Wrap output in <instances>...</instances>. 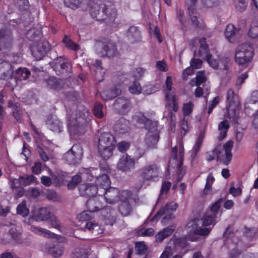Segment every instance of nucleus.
<instances>
[{
    "label": "nucleus",
    "instance_id": "nucleus-13",
    "mask_svg": "<svg viewBox=\"0 0 258 258\" xmlns=\"http://www.w3.org/2000/svg\"><path fill=\"white\" fill-rule=\"evenodd\" d=\"M121 194L119 190L113 187H109L105 190L101 191V192L98 195L101 199H104L105 202L109 204H114L121 201Z\"/></svg>",
    "mask_w": 258,
    "mask_h": 258
},
{
    "label": "nucleus",
    "instance_id": "nucleus-16",
    "mask_svg": "<svg viewBox=\"0 0 258 258\" xmlns=\"http://www.w3.org/2000/svg\"><path fill=\"white\" fill-rule=\"evenodd\" d=\"M135 162L134 159L127 154L122 155L119 159L117 168L119 170L127 172L135 168Z\"/></svg>",
    "mask_w": 258,
    "mask_h": 258
},
{
    "label": "nucleus",
    "instance_id": "nucleus-18",
    "mask_svg": "<svg viewBox=\"0 0 258 258\" xmlns=\"http://www.w3.org/2000/svg\"><path fill=\"white\" fill-rule=\"evenodd\" d=\"M48 49L47 42H39L31 47V52L36 60H40L45 56Z\"/></svg>",
    "mask_w": 258,
    "mask_h": 258
},
{
    "label": "nucleus",
    "instance_id": "nucleus-43",
    "mask_svg": "<svg viewBox=\"0 0 258 258\" xmlns=\"http://www.w3.org/2000/svg\"><path fill=\"white\" fill-rule=\"evenodd\" d=\"M241 251L237 249H233L230 252L229 258H258V253H248L243 256L240 255Z\"/></svg>",
    "mask_w": 258,
    "mask_h": 258
},
{
    "label": "nucleus",
    "instance_id": "nucleus-17",
    "mask_svg": "<svg viewBox=\"0 0 258 258\" xmlns=\"http://www.w3.org/2000/svg\"><path fill=\"white\" fill-rule=\"evenodd\" d=\"M121 196V203L119 207V211L123 216H127L131 212V207L127 201L131 197V193L127 190H123Z\"/></svg>",
    "mask_w": 258,
    "mask_h": 258
},
{
    "label": "nucleus",
    "instance_id": "nucleus-36",
    "mask_svg": "<svg viewBox=\"0 0 258 258\" xmlns=\"http://www.w3.org/2000/svg\"><path fill=\"white\" fill-rule=\"evenodd\" d=\"M175 229L173 226H170L164 228L156 235V240L158 242L162 241L164 239L171 235Z\"/></svg>",
    "mask_w": 258,
    "mask_h": 258
},
{
    "label": "nucleus",
    "instance_id": "nucleus-22",
    "mask_svg": "<svg viewBox=\"0 0 258 258\" xmlns=\"http://www.w3.org/2000/svg\"><path fill=\"white\" fill-rule=\"evenodd\" d=\"M244 109L247 113H250L249 111L250 110L258 109V90L252 92L250 97L244 103Z\"/></svg>",
    "mask_w": 258,
    "mask_h": 258
},
{
    "label": "nucleus",
    "instance_id": "nucleus-10",
    "mask_svg": "<svg viewBox=\"0 0 258 258\" xmlns=\"http://www.w3.org/2000/svg\"><path fill=\"white\" fill-rule=\"evenodd\" d=\"M160 174V168L155 164L145 166L140 170V176L144 181H156Z\"/></svg>",
    "mask_w": 258,
    "mask_h": 258
},
{
    "label": "nucleus",
    "instance_id": "nucleus-63",
    "mask_svg": "<svg viewBox=\"0 0 258 258\" xmlns=\"http://www.w3.org/2000/svg\"><path fill=\"white\" fill-rule=\"evenodd\" d=\"M103 105L100 103L96 102L94 105L93 113L98 118H102L103 116L102 112Z\"/></svg>",
    "mask_w": 258,
    "mask_h": 258
},
{
    "label": "nucleus",
    "instance_id": "nucleus-20",
    "mask_svg": "<svg viewBox=\"0 0 258 258\" xmlns=\"http://www.w3.org/2000/svg\"><path fill=\"white\" fill-rule=\"evenodd\" d=\"M12 37L11 32L6 29L0 31V50L9 49L11 46Z\"/></svg>",
    "mask_w": 258,
    "mask_h": 258
},
{
    "label": "nucleus",
    "instance_id": "nucleus-52",
    "mask_svg": "<svg viewBox=\"0 0 258 258\" xmlns=\"http://www.w3.org/2000/svg\"><path fill=\"white\" fill-rule=\"evenodd\" d=\"M248 35L252 38H258V21H252L249 30Z\"/></svg>",
    "mask_w": 258,
    "mask_h": 258
},
{
    "label": "nucleus",
    "instance_id": "nucleus-37",
    "mask_svg": "<svg viewBox=\"0 0 258 258\" xmlns=\"http://www.w3.org/2000/svg\"><path fill=\"white\" fill-rule=\"evenodd\" d=\"M114 148V146H98V152L104 159H107L112 156Z\"/></svg>",
    "mask_w": 258,
    "mask_h": 258
},
{
    "label": "nucleus",
    "instance_id": "nucleus-64",
    "mask_svg": "<svg viewBox=\"0 0 258 258\" xmlns=\"http://www.w3.org/2000/svg\"><path fill=\"white\" fill-rule=\"evenodd\" d=\"M147 249V246L144 242H138L136 243V251L137 254H143Z\"/></svg>",
    "mask_w": 258,
    "mask_h": 258
},
{
    "label": "nucleus",
    "instance_id": "nucleus-48",
    "mask_svg": "<svg viewBox=\"0 0 258 258\" xmlns=\"http://www.w3.org/2000/svg\"><path fill=\"white\" fill-rule=\"evenodd\" d=\"M83 0H63L64 5L72 10H76L80 8Z\"/></svg>",
    "mask_w": 258,
    "mask_h": 258
},
{
    "label": "nucleus",
    "instance_id": "nucleus-8",
    "mask_svg": "<svg viewBox=\"0 0 258 258\" xmlns=\"http://www.w3.org/2000/svg\"><path fill=\"white\" fill-rule=\"evenodd\" d=\"M227 117L233 121L237 120V110L239 101L237 95L231 89H229L227 93Z\"/></svg>",
    "mask_w": 258,
    "mask_h": 258
},
{
    "label": "nucleus",
    "instance_id": "nucleus-9",
    "mask_svg": "<svg viewBox=\"0 0 258 258\" xmlns=\"http://www.w3.org/2000/svg\"><path fill=\"white\" fill-rule=\"evenodd\" d=\"M96 51L100 56L115 57L119 55L114 43L98 42L95 45Z\"/></svg>",
    "mask_w": 258,
    "mask_h": 258
},
{
    "label": "nucleus",
    "instance_id": "nucleus-58",
    "mask_svg": "<svg viewBox=\"0 0 258 258\" xmlns=\"http://www.w3.org/2000/svg\"><path fill=\"white\" fill-rule=\"evenodd\" d=\"M95 69L96 77H103L105 74V70L101 66V62L100 60H96L93 64Z\"/></svg>",
    "mask_w": 258,
    "mask_h": 258
},
{
    "label": "nucleus",
    "instance_id": "nucleus-53",
    "mask_svg": "<svg viewBox=\"0 0 258 258\" xmlns=\"http://www.w3.org/2000/svg\"><path fill=\"white\" fill-rule=\"evenodd\" d=\"M90 13L93 18H97V15L99 14L100 10V5L94 2H91L89 4Z\"/></svg>",
    "mask_w": 258,
    "mask_h": 258
},
{
    "label": "nucleus",
    "instance_id": "nucleus-54",
    "mask_svg": "<svg viewBox=\"0 0 258 258\" xmlns=\"http://www.w3.org/2000/svg\"><path fill=\"white\" fill-rule=\"evenodd\" d=\"M128 91L132 94L138 95L141 93L142 87L139 83L134 81L129 86Z\"/></svg>",
    "mask_w": 258,
    "mask_h": 258
},
{
    "label": "nucleus",
    "instance_id": "nucleus-62",
    "mask_svg": "<svg viewBox=\"0 0 258 258\" xmlns=\"http://www.w3.org/2000/svg\"><path fill=\"white\" fill-rule=\"evenodd\" d=\"M93 212L88 209V210L85 211L80 213L78 215V218L81 221L88 220L93 218Z\"/></svg>",
    "mask_w": 258,
    "mask_h": 258
},
{
    "label": "nucleus",
    "instance_id": "nucleus-2",
    "mask_svg": "<svg viewBox=\"0 0 258 258\" xmlns=\"http://www.w3.org/2000/svg\"><path fill=\"white\" fill-rule=\"evenodd\" d=\"M89 114L88 109L83 108L77 110L75 118L73 116L68 118V128L71 136L81 135L85 133L89 120Z\"/></svg>",
    "mask_w": 258,
    "mask_h": 258
},
{
    "label": "nucleus",
    "instance_id": "nucleus-30",
    "mask_svg": "<svg viewBox=\"0 0 258 258\" xmlns=\"http://www.w3.org/2000/svg\"><path fill=\"white\" fill-rule=\"evenodd\" d=\"M115 143L113 136L109 133L105 132L101 135L99 139L98 146H101V147L102 146H114Z\"/></svg>",
    "mask_w": 258,
    "mask_h": 258
},
{
    "label": "nucleus",
    "instance_id": "nucleus-51",
    "mask_svg": "<svg viewBox=\"0 0 258 258\" xmlns=\"http://www.w3.org/2000/svg\"><path fill=\"white\" fill-rule=\"evenodd\" d=\"M46 221L51 225V226L60 231H62L60 222L57 218L52 214Z\"/></svg>",
    "mask_w": 258,
    "mask_h": 258
},
{
    "label": "nucleus",
    "instance_id": "nucleus-29",
    "mask_svg": "<svg viewBox=\"0 0 258 258\" xmlns=\"http://www.w3.org/2000/svg\"><path fill=\"white\" fill-rule=\"evenodd\" d=\"M126 36L132 43L138 42L141 40V32L137 27H131L127 32Z\"/></svg>",
    "mask_w": 258,
    "mask_h": 258
},
{
    "label": "nucleus",
    "instance_id": "nucleus-41",
    "mask_svg": "<svg viewBox=\"0 0 258 258\" xmlns=\"http://www.w3.org/2000/svg\"><path fill=\"white\" fill-rule=\"evenodd\" d=\"M30 72L26 68H20L15 73V77L18 80H25L29 77Z\"/></svg>",
    "mask_w": 258,
    "mask_h": 258
},
{
    "label": "nucleus",
    "instance_id": "nucleus-34",
    "mask_svg": "<svg viewBox=\"0 0 258 258\" xmlns=\"http://www.w3.org/2000/svg\"><path fill=\"white\" fill-rule=\"evenodd\" d=\"M85 231L88 230L90 232L96 236L102 233L104 231V228L99 225L98 223L89 221L86 222L85 226Z\"/></svg>",
    "mask_w": 258,
    "mask_h": 258
},
{
    "label": "nucleus",
    "instance_id": "nucleus-3",
    "mask_svg": "<svg viewBox=\"0 0 258 258\" xmlns=\"http://www.w3.org/2000/svg\"><path fill=\"white\" fill-rule=\"evenodd\" d=\"M100 199L99 196L90 198L86 202L87 208L93 212L100 211L105 223L112 225L116 220V211L110 206L104 207L100 202Z\"/></svg>",
    "mask_w": 258,
    "mask_h": 258
},
{
    "label": "nucleus",
    "instance_id": "nucleus-7",
    "mask_svg": "<svg viewBox=\"0 0 258 258\" xmlns=\"http://www.w3.org/2000/svg\"><path fill=\"white\" fill-rule=\"evenodd\" d=\"M254 55L253 47L248 44L239 45L235 53V61L240 65L246 64L250 62Z\"/></svg>",
    "mask_w": 258,
    "mask_h": 258
},
{
    "label": "nucleus",
    "instance_id": "nucleus-61",
    "mask_svg": "<svg viewBox=\"0 0 258 258\" xmlns=\"http://www.w3.org/2000/svg\"><path fill=\"white\" fill-rule=\"evenodd\" d=\"M63 42L65 44L66 46L69 49L73 50H77L79 46L74 42H73L69 37L66 36L63 39Z\"/></svg>",
    "mask_w": 258,
    "mask_h": 258
},
{
    "label": "nucleus",
    "instance_id": "nucleus-24",
    "mask_svg": "<svg viewBox=\"0 0 258 258\" xmlns=\"http://www.w3.org/2000/svg\"><path fill=\"white\" fill-rule=\"evenodd\" d=\"M110 184L111 182L108 175L104 174L97 176L95 180V185L97 187L99 191L98 195L101 192V191H104L107 189L110 185Z\"/></svg>",
    "mask_w": 258,
    "mask_h": 258
},
{
    "label": "nucleus",
    "instance_id": "nucleus-47",
    "mask_svg": "<svg viewBox=\"0 0 258 258\" xmlns=\"http://www.w3.org/2000/svg\"><path fill=\"white\" fill-rule=\"evenodd\" d=\"M199 43L200 44V47L199 51V54L200 57L204 58L206 54H208V46L206 43V39L205 38H202L199 40Z\"/></svg>",
    "mask_w": 258,
    "mask_h": 258
},
{
    "label": "nucleus",
    "instance_id": "nucleus-33",
    "mask_svg": "<svg viewBox=\"0 0 258 258\" xmlns=\"http://www.w3.org/2000/svg\"><path fill=\"white\" fill-rule=\"evenodd\" d=\"M129 121L124 118H120L115 123L114 130L118 134H124L128 130Z\"/></svg>",
    "mask_w": 258,
    "mask_h": 258
},
{
    "label": "nucleus",
    "instance_id": "nucleus-5",
    "mask_svg": "<svg viewBox=\"0 0 258 258\" xmlns=\"http://www.w3.org/2000/svg\"><path fill=\"white\" fill-rule=\"evenodd\" d=\"M172 158L169 161V167L177 168L178 178L180 180L183 176L185 169L182 167L184 156V147L182 143L179 146L172 148L171 151Z\"/></svg>",
    "mask_w": 258,
    "mask_h": 258
},
{
    "label": "nucleus",
    "instance_id": "nucleus-35",
    "mask_svg": "<svg viewBox=\"0 0 258 258\" xmlns=\"http://www.w3.org/2000/svg\"><path fill=\"white\" fill-rule=\"evenodd\" d=\"M30 230L34 233L47 238H53L55 234L49 230L36 226L32 225Z\"/></svg>",
    "mask_w": 258,
    "mask_h": 258
},
{
    "label": "nucleus",
    "instance_id": "nucleus-38",
    "mask_svg": "<svg viewBox=\"0 0 258 258\" xmlns=\"http://www.w3.org/2000/svg\"><path fill=\"white\" fill-rule=\"evenodd\" d=\"M90 249L88 247H77L74 249L72 253V258H88Z\"/></svg>",
    "mask_w": 258,
    "mask_h": 258
},
{
    "label": "nucleus",
    "instance_id": "nucleus-12",
    "mask_svg": "<svg viewBox=\"0 0 258 258\" xmlns=\"http://www.w3.org/2000/svg\"><path fill=\"white\" fill-rule=\"evenodd\" d=\"M83 154L82 147L79 144H76L64 154L63 158L69 164L75 165L81 160Z\"/></svg>",
    "mask_w": 258,
    "mask_h": 258
},
{
    "label": "nucleus",
    "instance_id": "nucleus-32",
    "mask_svg": "<svg viewBox=\"0 0 258 258\" xmlns=\"http://www.w3.org/2000/svg\"><path fill=\"white\" fill-rule=\"evenodd\" d=\"M21 183L20 177L18 179L11 178L9 180V185L13 190H15L17 192L18 198L21 197L24 194V189Z\"/></svg>",
    "mask_w": 258,
    "mask_h": 258
},
{
    "label": "nucleus",
    "instance_id": "nucleus-19",
    "mask_svg": "<svg viewBox=\"0 0 258 258\" xmlns=\"http://www.w3.org/2000/svg\"><path fill=\"white\" fill-rule=\"evenodd\" d=\"M183 240L184 239L181 238H178L175 240L171 239L169 242V243L167 244V246L165 247L164 251L162 253L159 258H169L170 256L173 255L174 252V243H179ZM182 256L183 255L182 254H177L175 255L171 258H182Z\"/></svg>",
    "mask_w": 258,
    "mask_h": 258
},
{
    "label": "nucleus",
    "instance_id": "nucleus-4",
    "mask_svg": "<svg viewBox=\"0 0 258 258\" xmlns=\"http://www.w3.org/2000/svg\"><path fill=\"white\" fill-rule=\"evenodd\" d=\"M233 146V142L231 140L224 145H218L212 151L207 153V160L210 161L216 158L217 160H223L224 164L228 165L232 159Z\"/></svg>",
    "mask_w": 258,
    "mask_h": 258
},
{
    "label": "nucleus",
    "instance_id": "nucleus-44",
    "mask_svg": "<svg viewBox=\"0 0 258 258\" xmlns=\"http://www.w3.org/2000/svg\"><path fill=\"white\" fill-rule=\"evenodd\" d=\"M47 86L50 89L57 90L61 88L62 85L56 78L53 77H49L47 80Z\"/></svg>",
    "mask_w": 258,
    "mask_h": 258
},
{
    "label": "nucleus",
    "instance_id": "nucleus-49",
    "mask_svg": "<svg viewBox=\"0 0 258 258\" xmlns=\"http://www.w3.org/2000/svg\"><path fill=\"white\" fill-rule=\"evenodd\" d=\"M215 179L213 176L210 174L206 179V183L204 189V193L205 195H209L211 194L212 191V185Z\"/></svg>",
    "mask_w": 258,
    "mask_h": 258
},
{
    "label": "nucleus",
    "instance_id": "nucleus-57",
    "mask_svg": "<svg viewBox=\"0 0 258 258\" xmlns=\"http://www.w3.org/2000/svg\"><path fill=\"white\" fill-rule=\"evenodd\" d=\"M17 213L23 217L26 216L29 214V210L26 207V203L25 201H23L19 204L17 208Z\"/></svg>",
    "mask_w": 258,
    "mask_h": 258
},
{
    "label": "nucleus",
    "instance_id": "nucleus-21",
    "mask_svg": "<svg viewBox=\"0 0 258 258\" xmlns=\"http://www.w3.org/2000/svg\"><path fill=\"white\" fill-rule=\"evenodd\" d=\"M79 190L82 196L93 197L96 194L98 195V190L95 184L93 183H83L80 185Z\"/></svg>",
    "mask_w": 258,
    "mask_h": 258
},
{
    "label": "nucleus",
    "instance_id": "nucleus-11",
    "mask_svg": "<svg viewBox=\"0 0 258 258\" xmlns=\"http://www.w3.org/2000/svg\"><path fill=\"white\" fill-rule=\"evenodd\" d=\"M172 78L171 76H167L166 80V93L165 97L167 101V106L169 109L177 112L178 110V104L174 92H169L172 91Z\"/></svg>",
    "mask_w": 258,
    "mask_h": 258
},
{
    "label": "nucleus",
    "instance_id": "nucleus-15",
    "mask_svg": "<svg viewBox=\"0 0 258 258\" xmlns=\"http://www.w3.org/2000/svg\"><path fill=\"white\" fill-rule=\"evenodd\" d=\"M177 207V204L174 202H171L168 204H166L165 207L161 209L155 215L152 220H155L158 217L164 215L162 222L165 223V221L166 220H168L174 218V216L172 213L175 211Z\"/></svg>",
    "mask_w": 258,
    "mask_h": 258
},
{
    "label": "nucleus",
    "instance_id": "nucleus-42",
    "mask_svg": "<svg viewBox=\"0 0 258 258\" xmlns=\"http://www.w3.org/2000/svg\"><path fill=\"white\" fill-rule=\"evenodd\" d=\"M52 214L46 208H40L35 217L36 220L46 221Z\"/></svg>",
    "mask_w": 258,
    "mask_h": 258
},
{
    "label": "nucleus",
    "instance_id": "nucleus-28",
    "mask_svg": "<svg viewBox=\"0 0 258 258\" xmlns=\"http://www.w3.org/2000/svg\"><path fill=\"white\" fill-rule=\"evenodd\" d=\"M13 73L11 64L8 61L0 60V79H9L12 76Z\"/></svg>",
    "mask_w": 258,
    "mask_h": 258
},
{
    "label": "nucleus",
    "instance_id": "nucleus-6",
    "mask_svg": "<svg viewBox=\"0 0 258 258\" xmlns=\"http://www.w3.org/2000/svg\"><path fill=\"white\" fill-rule=\"evenodd\" d=\"M98 170L93 168H82L79 170L78 174L72 178L68 186L69 189H73L82 180L92 181L95 176H97Z\"/></svg>",
    "mask_w": 258,
    "mask_h": 258
},
{
    "label": "nucleus",
    "instance_id": "nucleus-27",
    "mask_svg": "<svg viewBox=\"0 0 258 258\" xmlns=\"http://www.w3.org/2000/svg\"><path fill=\"white\" fill-rule=\"evenodd\" d=\"M47 251L54 257H59L62 255L63 246L58 242L47 243L46 245Z\"/></svg>",
    "mask_w": 258,
    "mask_h": 258
},
{
    "label": "nucleus",
    "instance_id": "nucleus-60",
    "mask_svg": "<svg viewBox=\"0 0 258 258\" xmlns=\"http://www.w3.org/2000/svg\"><path fill=\"white\" fill-rule=\"evenodd\" d=\"M144 126L149 131V132H157V122L155 121L148 119Z\"/></svg>",
    "mask_w": 258,
    "mask_h": 258
},
{
    "label": "nucleus",
    "instance_id": "nucleus-46",
    "mask_svg": "<svg viewBox=\"0 0 258 258\" xmlns=\"http://www.w3.org/2000/svg\"><path fill=\"white\" fill-rule=\"evenodd\" d=\"M159 140L157 132H148L146 136V142L149 146H152L156 143Z\"/></svg>",
    "mask_w": 258,
    "mask_h": 258
},
{
    "label": "nucleus",
    "instance_id": "nucleus-31",
    "mask_svg": "<svg viewBox=\"0 0 258 258\" xmlns=\"http://www.w3.org/2000/svg\"><path fill=\"white\" fill-rule=\"evenodd\" d=\"M121 86H115L111 90H105L100 93L101 98L104 100L112 99L121 93Z\"/></svg>",
    "mask_w": 258,
    "mask_h": 258
},
{
    "label": "nucleus",
    "instance_id": "nucleus-50",
    "mask_svg": "<svg viewBox=\"0 0 258 258\" xmlns=\"http://www.w3.org/2000/svg\"><path fill=\"white\" fill-rule=\"evenodd\" d=\"M236 33V30L234 25L229 24L227 26L225 32V35L229 41L232 42L231 39L235 35Z\"/></svg>",
    "mask_w": 258,
    "mask_h": 258
},
{
    "label": "nucleus",
    "instance_id": "nucleus-26",
    "mask_svg": "<svg viewBox=\"0 0 258 258\" xmlns=\"http://www.w3.org/2000/svg\"><path fill=\"white\" fill-rule=\"evenodd\" d=\"M114 108L121 113H125L130 110V101L124 98H118L114 103Z\"/></svg>",
    "mask_w": 258,
    "mask_h": 258
},
{
    "label": "nucleus",
    "instance_id": "nucleus-39",
    "mask_svg": "<svg viewBox=\"0 0 258 258\" xmlns=\"http://www.w3.org/2000/svg\"><path fill=\"white\" fill-rule=\"evenodd\" d=\"M9 234L17 242H21V228L20 226H18L16 224H12L11 228L9 230Z\"/></svg>",
    "mask_w": 258,
    "mask_h": 258
},
{
    "label": "nucleus",
    "instance_id": "nucleus-56",
    "mask_svg": "<svg viewBox=\"0 0 258 258\" xmlns=\"http://www.w3.org/2000/svg\"><path fill=\"white\" fill-rule=\"evenodd\" d=\"M8 106L9 107L13 108V115L15 119H16L17 120L20 119L21 115V111L20 110L17 104L14 103L12 101H9Z\"/></svg>",
    "mask_w": 258,
    "mask_h": 258
},
{
    "label": "nucleus",
    "instance_id": "nucleus-1",
    "mask_svg": "<svg viewBox=\"0 0 258 258\" xmlns=\"http://www.w3.org/2000/svg\"><path fill=\"white\" fill-rule=\"evenodd\" d=\"M217 216L206 214L201 219L195 218L189 222L186 229L189 233L185 237L187 240L197 241L199 240L198 235L207 236L217 223Z\"/></svg>",
    "mask_w": 258,
    "mask_h": 258
},
{
    "label": "nucleus",
    "instance_id": "nucleus-25",
    "mask_svg": "<svg viewBox=\"0 0 258 258\" xmlns=\"http://www.w3.org/2000/svg\"><path fill=\"white\" fill-rule=\"evenodd\" d=\"M46 123L47 127L54 132L59 133L63 130L62 123L56 116H48L46 121Z\"/></svg>",
    "mask_w": 258,
    "mask_h": 258
},
{
    "label": "nucleus",
    "instance_id": "nucleus-59",
    "mask_svg": "<svg viewBox=\"0 0 258 258\" xmlns=\"http://www.w3.org/2000/svg\"><path fill=\"white\" fill-rule=\"evenodd\" d=\"M248 0H233L234 4L237 10L242 12L246 9Z\"/></svg>",
    "mask_w": 258,
    "mask_h": 258
},
{
    "label": "nucleus",
    "instance_id": "nucleus-45",
    "mask_svg": "<svg viewBox=\"0 0 258 258\" xmlns=\"http://www.w3.org/2000/svg\"><path fill=\"white\" fill-rule=\"evenodd\" d=\"M148 118L141 112L136 113L133 117V121L137 125H144L146 123Z\"/></svg>",
    "mask_w": 258,
    "mask_h": 258
},
{
    "label": "nucleus",
    "instance_id": "nucleus-55",
    "mask_svg": "<svg viewBox=\"0 0 258 258\" xmlns=\"http://www.w3.org/2000/svg\"><path fill=\"white\" fill-rule=\"evenodd\" d=\"M20 181L22 187L25 186L30 184L32 182H34L36 179V177L33 175H25L20 177Z\"/></svg>",
    "mask_w": 258,
    "mask_h": 258
},
{
    "label": "nucleus",
    "instance_id": "nucleus-40",
    "mask_svg": "<svg viewBox=\"0 0 258 258\" xmlns=\"http://www.w3.org/2000/svg\"><path fill=\"white\" fill-rule=\"evenodd\" d=\"M229 128V122L227 120L222 121L219 124L218 130L219 131V135L218 139L219 140H222L226 137Z\"/></svg>",
    "mask_w": 258,
    "mask_h": 258
},
{
    "label": "nucleus",
    "instance_id": "nucleus-14",
    "mask_svg": "<svg viewBox=\"0 0 258 258\" xmlns=\"http://www.w3.org/2000/svg\"><path fill=\"white\" fill-rule=\"evenodd\" d=\"M206 58L209 65L214 69L220 67V69L228 70L230 66V59L227 57L215 58L210 53L204 57Z\"/></svg>",
    "mask_w": 258,
    "mask_h": 258
},
{
    "label": "nucleus",
    "instance_id": "nucleus-23",
    "mask_svg": "<svg viewBox=\"0 0 258 258\" xmlns=\"http://www.w3.org/2000/svg\"><path fill=\"white\" fill-rule=\"evenodd\" d=\"M102 16H104L102 20L110 26H112L116 16V10L112 7L104 8L102 7Z\"/></svg>",
    "mask_w": 258,
    "mask_h": 258
}]
</instances>
